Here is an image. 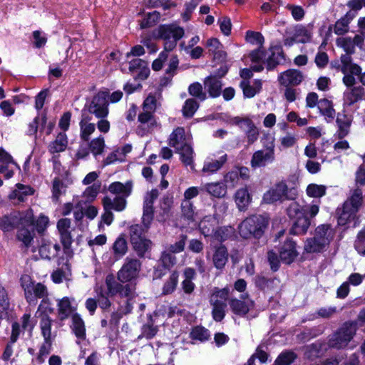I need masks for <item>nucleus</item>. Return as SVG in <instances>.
<instances>
[{"instance_id": "nucleus-26", "label": "nucleus", "mask_w": 365, "mask_h": 365, "mask_svg": "<svg viewBox=\"0 0 365 365\" xmlns=\"http://www.w3.org/2000/svg\"><path fill=\"white\" fill-rule=\"evenodd\" d=\"M133 184L128 181L125 184L120 182H114L108 187V191L113 194L118 195L117 197H128L132 192Z\"/></svg>"}, {"instance_id": "nucleus-7", "label": "nucleus", "mask_w": 365, "mask_h": 365, "mask_svg": "<svg viewBox=\"0 0 365 365\" xmlns=\"http://www.w3.org/2000/svg\"><path fill=\"white\" fill-rule=\"evenodd\" d=\"M145 229L139 225H131L129 228L132 248L140 258L144 257L145 253L151 250L153 245L152 242L145 237Z\"/></svg>"}, {"instance_id": "nucleus-48", "label": "nucleus", "mask_w": 365, "mask_h": 365, "mask_svg": "<svg viewBox=\"0 0 365 365\" xmlns=\"http://www.w3.org/2000/svg\"><path fill=\"white\" fill-rule=\"evenodd\" d=\"M294 36L297 40V43H304L311 40L312 32L305 26L299 25L294 29Z\"/></svg>"}, {"instance_id": "nucleus-23", "label": "nucleus", "mask_w": 365, "mask_h": 365, "mask_svg": "<svg viewBox=\"0 0 365 365\" xmlns=\"http://www.w3.org/2000/svg\"><path fill=\"white\" fill-rule=\"evenodd\" d=\"M104 210H114L118 212L123 211L126 206V198L124 197H115L111 199L108 196H106L102 200Z\"/></svg>"}, {"instance_id": "nucleus-14", "label": "nucleus", "mask_w": 365, "mask_h": 365, "mask_svg": "<svg viewBox=\"0 0 365 365\" xmlns=\"http://www.w3.org/2000/svg\"><path fill=\"white\" fill-rule=\"evenodd\" d=\"M274 160V144L271 140L265 145V149L259 150L254 153L251 159L252 168L264 167L267 163H272Z\"/></svg>"}, {"instance_id": "nucleus-50", "label": "nucleus", "mask_w": 365, "mask_h": 365, "mask_svg": "<svg viewBox=\"0 0 365 365\" xmlns=\"http://www.w3.org/2000/svg\"><path fill=\"white\" fill-rule=\"evenodd\" d=\"M179 274L174 271L170 275L169 279L165 282L163 288V294H169L174 292L178 282Z\"/></svg>"}, {"instance_id": "nucleus-56", "label": "nucleus", "mask_w": 365, "mask_h": 365, "mask_svg": "<svg viewBox=\"0 0 365 365\" xmlns=\"http://www.w3.org/2000/svg\"><path fill=\"white\" fill-rule=\"evenodd\" d=\"M66 186L64 182L58 178H56L53 181L52 187V198L54 201L57 202L61 195L66 192Z\"/></svg>"}, {"instance_id": "nucleus-52", "label": "nucleus", "mask_w": 365, "mask_h": 365, "mask_svg": "<svg viewBox=\"0 0 365 365\" xmlns=\"http://www.w3.org/2000/svg\"><path fill=\"white\" fill-rule=\"evenodd\" d=\"M138 121L141 124H147L148 130L153 129L157 125L156 120L153 113L150 111H144L138 115Z\"/></svg>"}, {"instance_id": "nucleus-37", "label": "nucleus", "mask_w": 365, "mask_h": 365, "mask_svg": "<svg viewBox=\"0 0 365 365\" xmlns=\"http://www.w3.org/2000/svg\"><path fill=\"white\" fill-rule=\"evenodd\" d=\"M173 204V197L170 194L165 195L160 200V210L158 220L165 222L169 217L170 209Z\"/></svg>"}, {"instance_id": "nucleus-57", "label": "nucleus", "mask_w": 365, "mask_h": 365, "mask_svg": "<svg viewBox=\"0 0 365 365\" xmlns=\"http://www.w3.org/2000/svg\"><path fill=\"white\" fill-rule=\"evenodd\" d=\"M105 148V141L103 136L94 138L89 143V149L94 156L102 154Z\"/></svg>"}, {"instance_id": "nucleus-11", "label": "nucleus", "mask_w": 365, "mask_h": 365, "mask_svg": "<svg viewBox=\"0 0 365 365\" xmlns=\"http://www.w3.org/2000/svg\"><path fill=\"white\" fill-rule=\"evenodd\" d=\"M108 294L114 296L118 294L120 297L127 299H133L135 296V285L131 283L121 284L115 282L112 276H108L106 279Z\"/></svg>"}, {"instance_id": "nucleus-61", "label": "nucleus", "mask_w": 365, "mask_h": 365, "mask_svg": "<svg viewBox=\"0 0 365 365\" xmlns=\"http://www.w3.org/2000/svg\"><path fill=\"white\" fill-rule=\"evenodd\" d=\"M327 187L324 185L310 184L307 187V193L312 197H321L326 194Z\"/></svg>"}, {"instance_id": "nucleus-25", "label": "nucleus", "mask_w": 365, "mask_h": 365, "mask_svg": "<svg viewBox=\"0 0 365 365\" xmlns=\"http://www.w3.org/2000/svg\"><path fill=\"white\" fill-rule=\"evenodd\" d=\"M9 164H15L12 157L0 148V173L4 174L6 179L14 175V171L9 168Z\"/></svg>"}, {"instance_id": "nucleus-38", "label": "nucleus", "mask_w": 365, "mask_h": 365, "mask_svg": "<svg viewBox=\"0 0 365 365\" xmlns=\"http://www.w3.org/2000/svg\"><path fill=\"white\" fill-rule=\"evenodd\" d=\"M113 255L115 259L123 257L128 251V243L125 236L120 235L114 242L112 246Z\"/></svg>"}, {"instance_id": "nucleus-62", "label": "nucleus", "mask_w": 365, "mask_h": 365, "mask_svg": "<svg viewBox=\"0 0 365 365\" xmlns=\"http://www.w3.org/2000/svg\"><path fill=\"white\" fill-rule=\"evenodd\" d=\"M51 323L52 321L48 317H43L41 320V333L46 341H51Z\"/></svg>"}, {"instance_id": "nucleus-18", "label": "nucleus", "mask_w": 365, "mask_h": 365, "mask_svg": "<svg viewBox=\"0 0 365 365\" xmlns=\"http://www.w3.org/2000/svg\"><path fill=\"white\" fill-rule=\"evenodd\" d=\"M228 251L226 247L222 244L214 247V252L212 256V261L214 267L222 271L228 262Z\"/></svg>"}, {"instance_id": "nucleus-6", "label": "nucleus", "mask_w": 365, "mask_h": 365, "mask_svg": "<svg viewBox=\"0 0 365 365\" xmlns=\"http://www.w3.org/2000/svg\"><path fill=\"white\" fill-rule=\"evenodd\" d=\"M356 326L353 322H345L336 331L329 336L328 346L340 349L346 347L356 333Z\"/></svg>"}, {"instance_id": "nucleus-46", "label": "nucleus", "mask_w": 365, "mask_h": 365, "mask_svg": "<svg viewBox=\"0 0 365 365\" xmlns=\"http://www.w3.org/2000/svg\"><path fill=\"white\" fill-rule=\"evenodd\" d=\"M206 191L215 197H222L226 195L227 187L222 182L209 183L205 185Z\"/></svg>"}, {"instance_id": "nucleus-1", "label": "nucleus", "mask_w": 365, "mask_h": 365, "mask_svg": "<svg viewBox=\"0 0 365 365\" xmlns=\"http://www.w3.org/2000/svg\"><path fill=\"white\" fill-rule=\"evenodd\" d=\"M269 222L267 217L261 215L247 217L239 225L240 235L244 239H259L267 229Z\"/></svg>"}, {"instance_id": "nucleus-41", "label": "nucleus", "mask_w": 365, "mask_h": 365, "mask_svg": "<svg viewBox=\"0 0 365 365\" xmlns=\"http://www.w3.org/2000/svg\"><path fill=\"white\" fill-rule=\"evenodd\" d=\"M175 151L180 154V160L185 166L193 165V150L188 143L175 149Z\"/></svg>"}, {"instance_id": "nucleus-54", "label": "nucleus", "mask_w": 365, "mask_h": 365, "mask_svg": "<svg viewBox=\"0 0 365 365\" xmlns=\"http://www.w3.org/2000/svg\"><path fill=\"white\" fill-rule=\"evenodd\" d=\"M318 108L323 115L334 119L335 110L332 107L331 101L327 99H322L319 102Z\"/></svg>"}, {"instance_id": "nucleus-43", "label": "nucleus", "mask_w": 365, "mask_h": 365, "mask_svg": "<svg viewBox=\"0 0 365 365\" xmlns=\"http://www.w3.org/2000/svg\"><path fill=\"white\" fill-rule=\"evenodd\" d=\"M356 213L352 209H346L345 205L343 204L342 208L338 210V225L344 226L350 223L354 220Z\"/></svg>"}, {"instance_id": "nucleus-51", "label": "nucleus", "mask_w": 365, "mask_h": 365, "mask_svg": "<svg viewBox=\"0 0 365 365\" xmlns=\"http://www.w3.org/2000/svg\"><path fill=\"white\" fill-rule=\"evenodd\" d=\"M232 233V229L230 227H217L211 237L218 242L227 240Z\"/></svg>"}, {"instance_id": "nucleus-35", "label": "nucleus", "mask_w": 365, "mask_h": 365, "mask_svg": "<svg viewBox=\"0 0 365 365\" xmlns=\"http://www.w3.org/2000/svg\"><path fill=\"white\" fill-rule=\"evenodd\" d=\"M74 309L71 306V300L68 297H63L58 302V317L61 321H63L73 314Z\"/></svg>"}, {"instance_id": "nucleus-19", "label": "nucleus", "mask_w": 365, "mask_h": 365, "mask_svg": "<svg viewBox=\"0 0 365 365\" xmlns=\"http://www.w3.org/2000/svg\"><path fill=\"white\" fill-rule=\"evenodd\" d=\"M148 62L140 58H134L129 62V71L132 73H136L135 78L146 79L150 73Z\"/></svg>"}, {"instance_id": "nucleus-47", "label": "nucleus", "mask_w": 365, "mask_h": 365, "mask_svg": "<svg viewBox=\"0 0 365 365\" xmlns=\"http://www.w3.org/2000/svg\"><path fill=\"white\" fill-rule=\"evenodd\" d=\"M322 344L321 343H314L307 346L304 348V357L309 360H314L319 357L322 353Z\"/></svg>"}, {"instance_id": "nucleus-33", "label": "nucleus", "mask_w": 365, "mask_h": 365, "mask_svg": "<svg viewBox=\"0 0 365 365\" xmlns=\"http://www.w3.org/2000/svg\"><path fill=\"white\" fill-rule=\"evenodd\" d=\"M71 319L72 324L71 327L72 331L78 339L84 340L86 339V327L83 320L77 313L71 315Z\"/></svg>"}, {"instance_id": "nucleus-10", "label": "nucleus", "mask_w": 365, "mask_h": 365, "mask_svg": "<svg viewBox=\"0 0 365 365\" xmlns=\"http://www.w3.org/2000/svg\"><path fill=\"white\" fill-rule=\"evenodd\" d=\"M141 262L134 257H127L118 272V279L123 282H128L136 279L141 270Z\"/></svg>"}, {"instance_id": "nucleus-28", "label": "nucleus", "mask_w": 365, "mask_h": 365, "mask_svg": "<svg viewBox=\"0 0 365 365\" xmlns=\"http://www.w3.org/2000/svg\"><path fill=\"white\" fill-rule=\"evenodd\" d=\"M351 121V118L346 115L338 113L336 122L339 128L336 133L339 139L341 140L349 134Z\"/></svg>"}, {"instance_id": "nucleus-3", "label": "nucleus", "mask_w": 365, "mask_h": 365, "mask_svg": "<svg viewBox=\"0 0 365 365\" xmlns=\"http://www.w3.org/2000/svg\"><path fill=\"white\" fill-rule=\"evenodd\" d=\"M307 209H302L296 202H292L287 209V215L294 219L289 232L293 235H304L310 226V220L307 215Z\"/></svg>"}, {"instance_id": "nucleus-53", "label": "nucleus", "mask_w": 365, "mask_h": 365, "mask_svg": "<svg viewBox=\"0 0 365 365\" xmlns=\"http://www.w3.org/2000/svg\"><path fill=\"white\" fill-rule=\"evenodd\" d=\"M264 346L259 345L256 349L255 354H253L247 361L244 365H255V359L257 358L261 363H265L268 359V354L263 349Z\"/></svg>"}, {"instance_id": "nucleus-32", "label": "nucleus", "mask_w": 365, "mask_h": 365, "mask_svg": "<svg viewBox=\"0 0 365 365\" xmlns=\"http://www.w3.org/2000/svg\"><path fill=\"white\" fill-rule=\"evenodd\" d=\"M91 118L88 115H82L79 125L81 129V138L87 142L90 139V135L95 131L96 125L91 123Z\"/></svg>"}, {"instance_id": "nucleus-13", "label": "nucleus", "mask_w": 365, "mask_h": 365, "mask_svg": "<svg viewBox=\"0 0 365 365\" xmlns=\"http://www.w3.org/2000/svg\"><path fill=\"white\" fill-rule=\"evenodd\" d=\"M108 93L104 91H100L95 95L87 106L88 112L98 118H105L108 114Z\"/></svg>"}, {"instance_id": "nucleus-60", "label": "nucleus", "mask_w": 365, "mask_h": 365, "mask_svg": "<svg viewBox=\"0 0 365 365\" xmlns=\"http://www.w3.org/2000/svg\"><path fill=\"white\" fill-rule=\"evenodd\" d=\"M179 60L177 56H172L169 60L168 67L165 70V74L168 76L165 77L167 81H171L173 77L175 75L176 71L178 68Z\"/></svg>"}, {"instance_id": "nucleus-27", "label": "nucleus", "mask_w": 365, "mask_h": 365, "mask_svg": "<svg viewBox=\"0 0 365 365\" xmlns=\"http://www.w3.org/2000/svg\"><path fill=\"white\" fill-rule=\"evenodd\" d=\"M217 227V219L211 215L205 216L199 223V229L205 237H211Z\"/></svg>"}, {"instance_id": "nucleus-49", "label": "nucleus", "mask_w": 365, "mask_h": 365, "mask_svg": "<svg viewBox=\"0 0 365 365\" xmlns=\"http://www.w3.org/2000/svg\"><path fill=\"white\" fill-rule=\"evenodd\" d=\"M198 108L199 103L195 99H187L182 109L183 116L185 118H192Z\"/></svg>"}, {"instance_id": "nucleus-8", "label": "nucleus", "mask_w": 365, "mask_h": 365, "mask_svg": "<svg viewBox=\"0 0 365 365\" xmlns=\"http://www.w3.org/2000/svg\"><path fill=\"white\" fill-rule=\"evenodd\" d=\"M183 35L184 29L175 25H162L158 29V36L164 41V50L168 52L176 47Z\"/></svg>"}, {"instance_id": "nucleus-21", "label": "nucleus", "mask_w": 365, "mask_h": 365, "mask_svg": "<svg viewBox=\"0 0 365 365\" xmlns=\"http://www.w3.org/2000/svg\"><path fill=\"white\" fill-rule=\"evenodd\" d=\"M364 96L365 89L361 86L350 88L344 93V106H351L363 100Z\"/></svg>"}, {"instance_id": "nucleus-29", "label": "nucleus", "mask_w": 365, "mask_h": 365, "mask_svg": "<svg viewBox=\"0 0 365 365\" xmlns=\"http://www.w3.org/2000/svg\"><path fill=\"white\" fill-rule=\"evenodd\" d=\"M363 202V192L362 190L357 187L353 190V192L349 198L344 202L346 209L350 208L352 210L358 212Z\"/></svg>"}, {"instance_id": "nucleus-36", "label": "nucleus", "mask_w": 365, "mask_h": 365, "mask_svg": "<svg viewBox=\"0 0 365 365\" xmlns=\"http://www.w3.org/2000/svg\"><path fill=\"white\" fill-rule=\"evenodd\" d=\"M229 305L232 312L238 316L244 317L250 311V304L247 302L232 298L229 300Z\"/></svg>"}, {"instance_id": "nucleus-2", "label": "nucleus", "mask_w": 365, "mask_h": 365, "mask_svg": "<svg viewBox=\"0 0 365 365\" xmlns=\"http://www.w3.org/2000/svg\"><path fill=\"white\" fill-rule=\"evenodd\" d=\"M334 230L330 225L324 224L315 229L314 236L307 240L304 249L307 252H319L327 247L333 240Z\"/></svg>"}, {"instance_id": "nucleus-16", "label": "nucleus", "mask_w": 365, "mask_h": 365, "mask_svg": "<svg viewBox=\"0 0 365 365\" xmlns=\"http://www.w3.org/2000/svg\"><path fill=\"white\" fill-rule=\"evenodd\" d=\"M298 255L297 251L296 242L290 239H287L279 250V258L285 264H289L294 261Z\"/></svg>"}, {"instance_id": "nucleus-31", "label": "nucleus", "mask_w": 365, "mask_h": 365, "mask_svg": "<svg viewBox=\"0 0 365 365\" xmlns=\"http://www.w3.org/2000/svg\"><path fill=\"white\" fill-rule=\"evenodd\" d=\"M61 247L58 244H52L50 242H43L40 246L38 252L43 259H51L58 255Z\"/></svg>"}, {"instance_id": "nucleus-15", "label": "nucleus", "mask_w": 365, "mask_h": 365, "mask_svg": "<svg viewBox=\"0 0 365 365\" xmlns=\"http://www.w3.org/2000/svg\"><path fill=\"white\" fill-rule=\"evenodd\" d=\"M159 192L157 189H153L148 192L145 197L143 202V214L142 217V222L145 230L150 227V223L153 220L154 207L153 204L155 200L158 198Z\"/></svg>"}, {"instance_id": "nucleus-24", "label": "nucleus", "mask_w": 365, "mask_h": 365, "mask_svg": "<svg viewBox=\"0 0 365 365\" xmlns=\"http://www.w3.org/2000/svg\"><path fill=\"white\" fill-rule=\"evenodd\" d=\"M204 85L211 97L216 98L220 96L222 84L217 76L207 77L204 81Z\"/></svg>"}, {"instance_id": "nucleus-45", "label": "nucleus", "mask_w": 365, "mask_h": 365, "mask_svg": "<svg viewBox=\"0 0 365 365\" xmlns=\"http://www.w3.org/2000/svg\"><path fill=\"white\" fill-rule=\"evenodd\" d=\"M227 160V154H224L218 160H212L204 164L202 171L205 173H215L220 170Z\"/></svg>"}, {"instance_id": "nucleus-5", "label": "nucleus", "mask_w": 365, "mask_h": 365, "mask_svg": "<svg viewBox=\"0 0 365 365\" xmlns=\"http://www.w3.org/2000/svg\"><path fill=\"white\" fill-rule=\"evenodd\" d=\"M20 282L29 304H36L37 298H42V302H46L45 298L47 297L48 292L44 284L40 282L36 283L28 274L22 275Z\"/></svg>"}, {"instance_id": "nucleus-4", "label": "nucleus", "mask_w": 365, "mask_h": 365, "mask_svg": "<svg viewBox=\"0 0 365 365\" xmlns=\"http://www.w3.org/2000/svg\"><path fill=\"white\" fill-rule=\"evenodd\" d=\"M230 294L228 287L222 289L215 287L209 298V302L212 306V316L215 322H221L225 316L227 300Z\"/></svg>"}, {"instance_id": "nucleus-30", "label": "nucleus", "mask_w": 365, "mask_h": 365, "mask_svg": "<svg viewBox=\"0 0 365 365\" xmlns=\"http://www.w3.org/2000/svg\"><path fill=\"white\" fill-rule=\"evenodd\" d=\"M16 189L10 194L9 197L11 200H17L18 202H24L29 195L34 193V189L29 185H24L21 183L16 184Z\"/></svg>"}, {"instance_id": "nucleus-34", "label": "nucleus", "mask_w": 365, "mask_h": 365, "mask_svg": "<svg viewBox=\"0 0 365 365\" xmlns=\"http://www.w3.org/2000/svg\"><path fill=\"white\" fill-rule=\"evenodd\" d=\"M185 144H187V142L185 129L182 127H178L170 135L169 145L175 149H177Z\"/></svg>"}, {"instance_id": "nucleus-63", "label": "nucleus", "mask_w": 365, "mask_h": 365, "mask_svg": "<svg viewBox=\"0 0 365 365\" xmlns=\"http://www.w3.org/2000/svg\"><path fill=\"white\" fill-rule=\"evenodd\" d=\"M163 267L165 269H170L176 263V257L168 251L163 252L160 258Z\"/></svg>"}, {"instance_id": "nucleus-59", "label": "nucleus", "mask_w": 365, "mask_h": 365, "mask_svg": "<svg viewBox=\"0 0 365 365\" xmlns=\"http://www.w3.org/2000/svg\"><path fill=\"white\" fill-rule=\"evenodd\" d=\"M160 13L154 11L148 13L140 21V27L145 29L154 26L160 19Z\"/></svg>"}, {"instance_id": "nucleus-9", "label": "nucleus", "mask_w": 365, "mask_h": 365, "mask_svg": "<svg viewBox=\"0 0 365 365\" xmlns=\"http://www.w3.org/2000/svg\"><path fill=\"white\" fill-rule=\"evenodd\" d=\"M34 223L31 215L22 217L19 212H14L0 217V230L4 232H11L19 225H31Z\"/></svg>"}, {"instance_id": "nucleus-64", "label": "nucleus", "mask_w": 365, "mask_h": 365, "mask_svg": "<svg viewBox=\"0 0 365 365\" xmlns=\"http://www.w3.org/2000/svg\"><path fill=\"white\" fill-rule=\"evenodd\" d=\"M209 336L208 330L202 327H195L190 332V337L192 339L200 340L201 341L207 340Z\"/></svg>"}, {"instance_id": "nucleus-40", "label": "nucleus", "mask_w": 365, "mask_h": 365, "mask_svg": "<svg viewBox=\"0 0 365 365\" xmlns=\"http://www.w3.org/2000/svg\"><path fill=\"white\" fill-rule=\"evenodd\" d=\"M181 217L190 224L195 220V209L192 202L183 200L181 203Z\"/></svg>"}, {"instance_id": "nucleus-20", "label": "nucleus", "mask_w": 365, "mask_h": 365, "mask_svg": "<svg viewBox=\"0 0 365 365\" xmlns=\"http://www.w3.org/2000/svg\"><path fill=\"white\" fill-rule=\"evenodd\" d=\"M71 220L68 218H62L57 222V228L61 235V242L64 249H68L73 242L71 232Z\"/></svg>"}, {"instance_id": "nucleus-22", "label": "nucleus", "mask_w": 365, "mask_h": 365, "mask_svg": "<svg viewBox=\"0 0 365 365\" xmlns=\"http://www.w3.org/2000/svg\"><path fill=\"white\" fill-rule=\"evenodd\" d=\"M270 51L271 55L266 61L267 69L269 71L273 70L284 61V53L280 46L271 47Z\"/></svg>"}, {"instance_id": "nucleus-12", "label": "nucleus", "mask_w": 365, "mask_h": 365, "mask_svg": "<svg viewBox=\"0 0 365 365\" xmlns=\"http://www.w3.org/2000/svg\"><path fill=\"white\" fill-rule=\"evenodd\" d=\"M296 195V190L294 188L289 189L284 182H280L274 188L264 193L263 200L266 203H272L285 199L293 200Z\"/></svg>"}, {"instance_id": "nucleus-58", "label": "nucleus", "mask_w": 365, "mask_h": 365, "mask_svg": "<svg viewBox=\"0 0 365 365\" xmlns=\"http://www.w3.org/2000/svg\"><path fill=\"white\" fill-rule=\"evenodd\" d=\"M188 93L190 96L201 101L207 98L206 93L203 91L202 85L198 82L193 83L189 86Z\"/></svg>"}, {"instance_id": "nucleus-55", "label": "nucleus", "mask_w": 365, "mask_h": 365, "mask_svg": "<svg viewBox=\"0 0 365 365\" xmlns=\"http://www.w3.org/2000/svg\"><path fill=\"white\" fill-rule=\"evenodd\" d=\"M297 359V354L292 351H287L282 352L276 359L274 365H291Z\"/></svg>"}, {"instance_id": "nucleus-17", "label": "nucleus", "mask_w": 365, "mask_h": 365, "mask_svg": "<svg viewBox=\"0 0 365 365\" xmlns=\"http://www.w3.org/2000/svg\"><path fill=\"white\" fill-rule=\"evenodd\" d=\"M303 79V73L297 69H289L281 73L278 77L279 83L286 87L298 86Z\"/></svg>"}, {"instance_id": "nucleus-42", "label": "nucleus", "mask_w": 365, "mask_h": 365, "mask_svg": "<svg viewBox=\"0 0 365 365\" xmlns=\"http://www.w3.org/2000/svg\"><path fill=\"white\" fill-rule=\"evenodd\" d=\"M255 282L256 286L260 289L269 291L277 287L279 280L276 278H266L263 276H257Z\"/></svg>"}, {"instance_id": "nucleus-44", "label": "nucleus", "mask_w": 365, "mask_h": 365, "mask_svg": "<svg viewBox=\"0 0 365 365\" xmlns=\"http://www.w3.org/2000/svg\"><path fill=\"white\" fill-rule=\"evenodd\" d=\"M235 198L240 210H245L250 202V196L247 188L239 189L235 193Z\"/></svg>"}, {"instance_id": "nucleus-39", "label": "nucleus", "mask_w": 365, "mask_h": 365, "mask_svg": "<svg viewBox=\"0 0 365 365\" xmlns=\"http://www.w3.org/2000/svg\"><path fill=\"white\" fill-rule=\"evenodd\" d=\"M68 145L67 136L64 133H60L54 141L50 143L48 150L51 153L63 152Z\"/></svg>"}]
</instances>
